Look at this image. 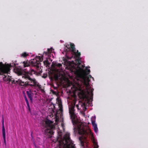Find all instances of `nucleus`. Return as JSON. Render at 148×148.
<instances>
[{
  "label": "nucleus",
  "instance_id": "obj_5",
  "mask_svg": "<svg viewBox=\"0 0 148 148\" xmlns=\"http://www.w3.org/2000/svg\"><path fill=\"white\" fill-rule=\"evenodd\" d=\"M74 106L69 108V113L70 115L71 119L73 125L76 124V116L74 113Z\"/></svg>",
  "mask_w": 148,
  "mask_h": 148
},
{
  "label": "nucleus",
  "instance_id": "obj_26",
  "mask_svg": "<svg viewBox=\"0 0 148 148\" xmlns=\"http://www.w3.org/2000/svg\"><path fill=\"white\" fill-rule=\"evenodd\" d=\"M94 90V89H92L91 90V95H92V97H90V99H92V96L93 95V93H92V92H93Z\"/></svg>",
  "mask_w": 148,
  "mask_h": 148
},
{
  "label": "nucleus",
  "instance_id": "obj_15",
  "mask_svg": "<svg viewBox=\"0 0 148 148\" xmlns=\"http://www.w3.org/2000/svg\"><path fill=\"white\" fill-rule=\"evenodd\" d=\"M70 47L69 49V48L68 47H67V46H66V47H67L68 49H71V51L73 52H74L75 51H76L75 48V45H74V44L73 43H70Z\"/></svg>",
  "mask_w": 148,
  "mask_h": 148
},
{
  "label": "nucleus",
  "instance_id": "obj_21",
  "mask_svg": "<svg viewBox=\"0 0 148 148\" xmlns=\"http://www.w3.org/2000/svg\"><path fill=\"white\" fill-rule=\"evenodd\" d=\"M83 73L80 74H85V73L86 72V73H87L89 74V73L90 72V69H88L86 68V71L84 70H83Z\"/></svg>",
  "mask_w": 148,
  "mask_h": 148
},
{
  "label": "nucleus",
  "instance_id": "obj_7",
  "mask_svg": "<svg viewBox=\"0 0 148 148\" xmlns=\"http://www.w3.org/2000/svg\"><path fill=\"white\" fill-rule=\"evenodd\" d=\"M79 134L82 135L85 139H86L89 134H92V133L90 129L85 130L84 129H82L80 131H79Z\"/></svg>",
  "mask_w": 148,
  "mask_h": 148
},
{
  "label": "nucleus",
  "instance_id": "obj_12",
  "mask_svg": "<svg viewBox=\"0 0 148 148\" xmlns=\"http://www.w3.org/2000/svg\"><path fill=\"white\" fill-rule=\"evenodd\" d=\"M3 79L4 80L9 81V82H11L12 83H14V80H12L10 78V77H9V76L7 77L6 76L4 77H3ZM14 84H18L16 82H14Z\"/></svg>",
  "mask_w": 148,
  "mask_h": 148
},
{
  "label": "nucleus",
  "instance_id": "obj_24",
  "mask_svg": "<svg viewBox=\"0 0 148 148\" xmlns=\"http://www.w3.org/2000/svg\"><path fill=\"white\" fill-rule=\"evenodd\" d=\"M55 65L59 68H60V67L62 66V64L60 63L56 64H55Z\"/></svg>",
  "mask_w": 148,
  "mask_h": 148
},
{
  "label": "nucleus",
  "instance_id": "obj_14",
  "mask_svg": "<svg viewBox=\"0 0 148 148\" xmlns=\"http://www.w3.org/2000/svg\"><path fill=\"white\" fill-rule=\"evenodd\" d=\"M22 64H23L24 68L28 67L30 65V62L28 60L23 61V62Z\"/></svg>",
  "mask_w": 148,
  "mask_h": 148
},
{
  "label": "nucleus",
  "instance_id": "obj_29",
  "mask_svg": "<svg viewBox=\"0 0 148 148\" xmlns=\"http://www.w3.org/2000/svg\"><path fill=\"white\" fill-rule=\"evenodd\" d=\"M26 103L27 106L28 108L30 107L29 105V102H27Z\"/></svg>",
  "mask_w": 148,
  "mask_h": 148
},
{
  "label": "nucleus",
  "instance_id": "obj_10",
  "mask_svg": "<svg viewBox=\"0 0 148 148\" xmlns=\"http://www.w3.org/2000/svg\"><path fill=\"white\" fill-rule=\"evenodd\" d=\"M26 93L29 98L31 102H32L33 101V97L34 95V94L30 90H27L26 91Z\"/></svg>",
  "mask_w": 148,
  "mask_h": 148
},
{
  "label": "nucleus",
  "instance_id": "obj_33",
  "mask_svg": "<svg viewBox=\"0 0 148 148\" xmlns=\"http://www.w3.org/2000/svg\"><path fill=\"white\" fill-rule=\"evenodd\" d=\"M76 107H77V108H78V107H79V106L78 105H76Z\"/></svg>",
  "mask_w": 148,
  "mask_h": 148
},
{
  "label": "nucleus",
  "instance_id": "obj_30",
  "mask_svg": "<svg viewBox=\"0 0 148 148\" xmlns=\"http://www.w3.org/2000/svg\"><path fill=\"white\" fill-rule=\"evenodd\" d=\"M26 103L27 106L28 108L30 107L29 105V102H27Z\"/></svg>",
  "mask_w": 148,
  "mask_h": 148
},
{
  "label": "nucleus",
  "instance_id": "obj_36",
  "mask_svg": "<svg viewBox=\"0 0 148 148\" xmlns=\"http://www.w3.org/2000/svg\"><path fill=\"white\" fill-rule=\"evenodd\" d=\"M83 105L84 106H85V103H83Z\"/></svg>",
  "mask_w": 148,
  "mask_h": 148
},
{
  "label": "nucleus",
  "instance_id": "obj_11",
  "mask_svg": "<svg viewBox=\"0 0 148 148\" xmlns=\"http://www.w3.org/2000/svg\"><path fill=\"white\" fill-rule=\"evenodd\" d=\"M32 63L34 66H35L38 67L39 66V65L40 64V62L38 60L34 59L33 60V61H32Z\"/></svg>",
  "mask_w": 148,
  "mask_h": 148
},
{
  "label": "nucleus",
  "instance_id": "obj_18",
  "mask_svg": "<svg viewBox=\"0 0 148 148\" xmlns=\"http://www.w3.org/2000/svg\"><path fill=\"white\" fill-rule=\"evenodd\" d=\"M44 64L45 65H46V66H49V65H50L51 63L49 62L47 59L43 61Z\"/></svg>",
  "mask_w": 148,
  "mask_h": 148
},
{
  "label": "nucleus",
  "instance_id": "obj_19",
  "mask_svg": "<svg viewBox=\"0 0 148 148\" xmlns=\"http://www.w3.org/2000/svg\"><path fill=\"white\" fill-rule=\"evenodd\" d=\"M53 49L51 48L50 49H48L47 52H44L46 54V55H48L51 53Z\"/></svg>",
  "mask_w": 148,
  "mask_h": 148
},
{
  "label": "nucleus",
  "instance_id": "obj_6",
  "mask_svg": "<svg viewBox=\"0 0 148 148\" xmlns=\"http://www.w3.org/2000/svg\"><path fill=\"white\" fill-rule=\"evenodd\" d=\"M88 73H85L84 74H79V77L80 78L82 79L84 84L86 87L89 86V82L90 81L89 78H88L87 75Z\"/></svg>",
  "mask_w": 148,
  "mask_h": 148
},
{
  "label": "nucleus",
  "instance_id": "obj_20",
  "mask_svg": "<svg viewBox=\"0 0 148 148\" xmlns=\"http://www.w3.org/2000/svg\"><path fill=\"white\" fill-rule=\"evenodd\" d=\"M3 119L2 120V132H5V128L4 125V119H3V116L2 117Z\"/></svg>",
  "mask_w": 148,
  "mask_h": 148
},
{
  "label": "nucleus",
  "instance_id": "obj_27",
  "mask_svg": "<svg viewBox=\"0 0 148 148\" xmlns=\"http://www.w3.org/2000/svg\"><path fill=\"white\" fill-rule=\"evenodd\" d=\"M47 73H44L43 74V75L42 76V77L44 78H46L47 77Z\"/></svg>",
  "mask_w": 148,
  "mask_h": 148
},
{
  "label": "nucleus",
  "instance_id": "obj_13",
  "mask_svg": "<svg viewBox=\"0 0 148 148\" xmlns=\"http://www.w3.org/2000/svg\"><path fill=\"white\" fill-rule=\"evenodd\" d=\"M92 124L93 127L94 128L95 132V133L97 132L98 130V128L97 127V125L95 123V121H92Z\"/></svg>",
  "mask_w": 148,
  "mask_h": 148
},
{
  "label": "nucleus",
  "instance_id": "obj_35",
  "mask_svg": "<svg viewBox=\"0 0 148 148\" xmlns=\"http://www.w3.org/2000/svg\"><path fill=\"white\" fill-rule=\"evenodd\" d=\"M88 93L89 94H90V92L89 91H88Z\"/></svg>",
  "mask_w": 148,
  "mask_h": 148
},
{
  "label": "nucleus",
  "instance_id": "obj_34",
  "mask_svg": "<svg viewBox=\"0 0 148 148\" xmlns=\"http://www.w3.org/2000/svg\"><path fill=\"white\" fill-rule=\"evenodd\" d=\"M84 65H82V67L84 68Z\"/></svg>",
  "mask_w": 148,
  "mask_h": 148
},
{
  "label": "nucleus",
  "instance_id": "obj_32",
  "mask_svg": "<svg viewBox=\"0 0 148 148\" xmlns=\"http://www.w3.org/2000/svg\"><path fill=\"white\" fill-rule=\"evenodd\" d=\"M28 109L29 110V111L30 112L31 111L30 107L28 108Z\"/></svg>",
  "mask_w": 148,
  "mask_h": 148
},
{
  "label": "nucleus",
  "instance_id": "obj_2",
  "mask_svg": "<svg viewBox=\"0 0 148 148\" xmlns=\"http://www.w3.org/2000/svg\"><path fill=\"white\" fill-rule=\"evenodd\" d=\"M53 121L46 119L45 120H43L41 122L42 127L46 128L45 133L46 134L51 135L53 134V130L55 129V126L53 124Z\"/></svg>",
  "mask_w": 148,
  "mask_h": 148
},
{
  "label": "nucleus",
  "instance_id": "obj_9",
  "mask_svg": "<svg viewBox=\"0 0 148 148\" xmlns=\"http://www.w3.org/2000/svg\"><path fill=\"white\" fill-rule=\"evenodd\" d=\"M73 54L75 55V56L78 58L77 60L78 62V64L79 65L80 64L81 59L80 58V57L81 55L80 53L79 52L78 50H77V52H76V51H75L74 52H73Z\"/></svg>",
  "mask_w": 148,
  "mask_h": 148
},
{
  "label": "nucleus",
  "instance_id": "obj_23",
  "mask_svg": "<svg viewBox=\"0 0 148 148\" xmlns=\"http://www.w3.org/2000/svg\"><path fill=\"white\" fill-rule=\"evenodd\" d=\"M38 61H39L40 62H41L42 61L43 58L42 57L39 56L38 57Z\"/></svg>",
  "mask_w": 148,
  "mask_h": 148
},
{
  "label": "nucleus",
  "instance_id": "obj_31",
  "mask_svg": "<svg viewBox=\"0 0 148 148\" xmlns=\"http://www.w3.org/2000/svg\"><path fill=\"white\" fill-rule=\"evenodd\" d=\"M88 76V78H89V79L90 78H91V77H92V76L91 75H89L88 76Z\"/></svg>",
  "mask_w": 148,
  "mask_h": 148
},
{
  "label": "nucleus",
  "instance_id": "obj_17",
  "mask_svg": "<svg viewBox=\"0 0 148 148\" xmlns=\"http://www.w3.org/2000/svg\"><path fill=\"white\" fill-rule=\"evenodd\" d=\"M2 134H3V138L4 142V143L5 145H6V141L5 132H2Z\"/></svg>",
  "mask_w": 148,
  "mask_h": 148
},
{
  "label": "nucleus",
  "instance_id": "obj_4",
  "mask_svg": "<svg viewBox=\"0 0 148 148\" xmlns=\"http://www.w3.org/2000/svg\"><path fill=\"white\" fill-rule=\"evenodd\" d=\"M64 138L66 143L64 144L63 148H75V145L71 139L69 134H65Z\"/></svg>",
  "mask_w": 148,
  "mask_h": 148
},
{
  "label": "nucleus",
  "instance_id": "obj_25",
  "mask_svg": "<svg viewBox=\"0 0 148 148\" xmlns=\"http://www.w3.org/2000/svg\"><path fill=\"white\" fill-rule=\"evenodd\" d=\"M94 148H98L99 146L96 143H94Z\"/></svg>",
  "mask_w": 148,
  "mask_h": 148
},
{
  "label": "nucleus",
  "instance_id": "obj_22",
  "mask_svg": "<svg viewBox=\"0 0 148 148\" xmlns=\"http://www.w3.org/2000/svg\"><path fill=\"white\" fill-rule=\"evenodd\" d=\"M27 55H28V54H27L25 52H24L21 54V56H23V57H25L26 56H27Z\"/></svg>",
  "mask_w": 148,
  "mask_h": 148
},
{
  "label": "nucleus",
  "instance_id": "obj_28",
  "mask_svg": "<svg viewBox=\"0 0 148 148\" xmlns=\"http://www.w3.org/2000/svg\"><path fill=\"white\" fill-rule=\"evenodd\" d=\"M24 98H25V100L26 101V103L27 102H28V99L27 98V97L26 96V95H24Z\"/></svg>",
  "mask_w": 148,
  "mask_h": 148
},
{
  "label": "nucleus",
  "instance_id": "obj_16",
  "mask_svg": "<svg viewBox=\"0 0 148 148\" xmlns=\"http://www.w3.org/2000/svg\"><path fill=\"white\" fill-rule=\"evenodd\" d=\"M82 137H79V140L80 141V143L81 145L83 147V148L84 147V142L82 140Z\"/></svg>",
  "mask_w": 148,
  "mask_h": 148
},
{
  "label": "nucleus",
  "instance_id": "obj_1",
  "mask_svg": "<svg viewBox=\"0 0 148 148\" xmlns=\"http://www.w3.org/2000/svg\"><path fill=\"white\" fill-rule=\"evenodd\" d=\"M37 74V73L35 71L29 68V71L27 70L23 76V78H25L26 80H29L30 81L31 83L33 82V84H29L28 82L27 81L25 82L22 81L19 79L16 80V82L19 85L24 87H26L28 86H30L31 87H38L42 91H44V89H41V86L39 84L36 79L34 78H32L30 77V75H32L33 74Z\"/></svg>",
  "mask_w": 148,
  "mask_h": 148
},
{
  "label": "nucleus",
  "instance_id": "obj_3",
  "mask_svg": "<svg viewBox=\"0 0 148 148\" xmlns=\"http://www.w3.org/2000/svg\"><path fill=\"white\" fill-rule=\"evenodd\" d=\"M16 66L15 64H13L12 65L11 64L4 65L2 62H0V75H3L5 73H7L10 70V68L14 67Z\"/></svg>",
  "mask_w": 148,
  "mask_h": 148
},
{
  "label": "nucleus",
  "instance_id": "obj_8",
  "mask_svg": "<svg viewBox=\"0 0 148 148\" xmlns=\"http://www.w3.org/2000/svg\"><path fill=\"white\" fill-rule=\"evenodd\" d=\"M24 71H23L22 69L20 68V67H16L14 69V71L15 73H16L18 75H22L23 77V75L24 74L25 71H27V69H24Z\"/></svg>",
  "mask_w": 148,
  "mask_h": 148
}]
</instances>
